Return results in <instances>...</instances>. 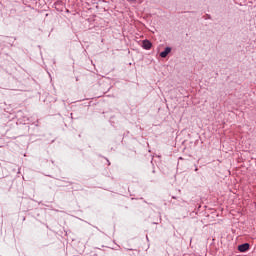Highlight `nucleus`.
<instances>
[{
	"label": "nucleus",
	"mask_w": 256,
	"mask_h": 256,
	"mask_svg": "<svg viewBox=\"0 0 256 256\" xmlns=\"http://www.w3.org/2000/svg\"><path fill=\"white\" fill-rule=\"evenodd\" d=\"M142 47L143 49H146V51H149L151 47H153V43H151V41H149L148 39H145L142 41Z\"/></svg>",
	"instance_id": "obj_1"
},
{
	"label": "nucleus",
	"mask_w": 256,
	"mask_h": 256,
	"mask_svg": "<svg viewBox=\"0 0 256 256\" xmlns=\"http://www.w3.org/2000/svg\"><path fill=\"white\" fill-rule=\"evenodd\" d=\"M251 247V245H249V243H244L238 246V251H240V253H246V251Z\"/></svg>",
	"instance_id": "obj_2"
},
{
	"label": "nucleus",
	"mask_w": 256,
	"mask_h": 256,
	"mask_svg": "<svg viewBox=\"0 0 256 256\" xmlns=\"http://www.w3.org/2000/svg\"><path fill=\"white\" fill-rule=\"evenodd\" d=\"M171 51H172L171 47H166L165 50L160 53V57L162 59H165L167 57V55H169V53H171Z\"/></svg>",
	"instance_id": "obj_3"
},
{
	"label": "nucleus",
	"mask_w": 256,
	"mask_h": 256,
	"mask_svg": "<svg viewBox=\"0 0 256 256\" xmlns=\"http://www.w3.org/2000/svg\"><path fill=\"white\" fill-rule=\"evenodd\" d=\"M195 171H199V168L196 167V168H195Z\"/></svg>",
	"instance_id": "obj_4"
},
{
	"label": "nucleus",
	"mask_w": 256,
	"mask_h": 256,
	"mask_svg": "<svg viewBox=\"0 0 256 256\" xmlns=\"http://www.w3.org/2000/svg\"><path fill=\"white\" fill-rule=\"evenodd\" d=\"M108 165H111V162L108 161Z\"/></svg>",
	"instance_id": "obj_5"
},
{
	"label": "nucleus",
	"mask_w": 256,
	"mask_h": 256,
	"mask_svg": "<svg viewBox=\"0 0 256 256\" xmlns=\"http://www.w3.org/2000/svg\"><path fill=\"white\" fill-rule=\"evenodd\" d=\"M108 165H111V162L108 161Z\"/></svg>",
	"instance_id": "obj_6"
},
{
	"label": "nucleus",
	"mask_w": 256,
	"mask_h": 256,
	"mask_svg": "<svg viewBox=\"0 0 256 256\" xmlns=\"http://www.w3.org/2000/svg\"><path fill=\"white\" fill-rule=\"evenodd\" d=\"M128 1H135V0H128Z\"/></svg>",
	"instance_id": "obj_7"
}]
</instances>
